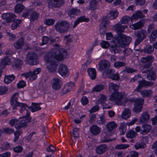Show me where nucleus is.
Segmentation results:
<instances>
[{
	"label": "nucleus",
	"instance_id": "obj_43",
	"mask_svg": "<svg viewBox=\"0 0 157 157\" xmlns=\"http://www.w3.org/2000/svg\"><path fill=\"white\" fill-rule=\"evenodd\" d=\"M146 32L144 30L138 32L136 34V36L138 38L143 40L146 37Z\"/></svg>",
	"mask_w": 157,
	"mask_h": 157
},
{
	"label": "nucleus",
	"instance_id": "obj_64",
	"mask_svg": "<svg viewBox=\"0 0 157 157\" xmlns=\"http://www.w3.org/2000/svg\"><path fill=\"white\" fill-rule=\"evenodd\" d=\"M49 38L47 36H43L42 39V42L41 45H43L47 44L49 42Z\"/></svg>",
	"mask_w": 157,
	"mask_h": 157
},
{
	"label": "nucleus",
	"instance_id": "obj_45",
	"mask_svg": "<svg viewBox=\"0 0 157 157\" xmlns=\"http://www.w3.org/2000/svg\"><path fill=\"white\" fill-rule=\"evenodd\" d=\"M21 20L19 19L15 20L12 21L13 23L11 26V29L12 30L16 29L21 23Z\"/></svg>",
	"mask_w": 157,
	"mask_h": 157
},
{
	"label": "nucleus",
	"instance_id": "obj_36",
	"mask_svg": "<svg viewBox=\"0 0 157 157\" xmlns=\"http://www.w3.org/2000/svg\"><path fill=\"white\" fill-rule=\"evenodd\" d=\"M154 50V48L151 45H148L144 48V53L147 54L152 53Z\"/></svg>",
	"mask_w": 157,
	"mask_h": 157
},
{
	"label": "nucleus",
	"instance_id": "obj_38",
	"mask_svg": "<svg viewBox=\"0 0 157 157\" xmlns=\"http://www.w3.org/2000/svg\"><path fill=\"white\" fill-rule=\"evenodd\" d=\"M41 69L40 68H36L32 72L33 76L31 77V79L32 80H35L37 78L36 75L40 72Z\"/></svg>",
	"mask_w": 157,
	"mask_h": 157
},
{
	"label": "nucleus",
	"instance_id": "obj_41",
	"mask_svg": "<svg viewBox=\"0 0 157 157\" xmlns=\"http://www.w3.org/2000/svg\"><path fill=\"white\" fill-rule=\"evenodd\" d=\"M106 127L109 131H112L113 129L116 128L117 127V125L114 121L109 122L106 124Z\"/></svg>",
	"mask_w": 157,
	"mask_h": 157
},
{
	"label": "nucleus",
	"instance_id": "obj_34",
	"mask_svg": "<svg viewBox=\"0 0 157 157\" xmlns=\"http://www.w3.org/2000/svg\"><path fill=\"white\" fill-rule=\"evenodd\" d=\"M105 87V85L103 84L97 85L93 88L92 91L93 92H99L104 89Z\"/></svg>",
	"mask_w": 157,
	"mask_h": 157
},
{
	"label": "nucleus",
	"instance_id": "obj_23",
	"mask_svg": "<svg viewBox=\"0 0 157 157\" xmlns=\"http://www.w3.org/2000/svg\"><path fill=\"white\" fill-rule=\"evenodd\" d=\"M24 43L23 38L21 37L14 44V46L16 48L19 49L22 48Z\"/></svg>",
	"mask_w": 157,
	"mask_h": 157
},
{
	"label": "nucleus",
	"instance_id": "obj_28",
	"mask_svg": "<svg viewBox=\"0 0 157 157\" xmlns=\"http://www.w3.org/2000/svg\"><path fill=\"white\" fill-rule=\"evenodd\" d=\"M131 116L130 110L129 109H125L122 114V118L126 120L129 118Z\"/></svg>",
	"mask_w": 157,
	"mask_h": 157
},
{
	"label": "nucleus",
	"instance_id": "obj_1",
	"mask_svg": "<svg viewBox=\"0 0 157 157\" xmlns=\"http://www.w3.org/2000/svg\"><path fill=\"white\" fill-rule=\"evenodd\" d=\"M114 27L117 33V34L115 36L114 39L110 41V43L108 41L102 40L100 44L103 48H107L110 46V51L116 54L119 52L120 46L124 47L128 45L131 42L132 38L122 33L124 30L127 27V25H122L120 24H117Z\"/></svg>",
	"mask_w": 157,
	"mask_h": 157
},
{
	"label": "nucleus",
	"instance_id": "obj_29",
	"mask_svg": "<svg viewBox=\"0 0 157 157\" xmlns=\"http://www.w3.org/2000/svg\"><path fill=\"white\" fill-rule=\"evenodd\" d=\"M131 116L130 110L129 109H125L122 114V118L126 120L129 118Z\"/></svg>",
	"mask_w": 157,
	"mask_h": 157
},
{
	"label": "nucleus",
	"instance_id": "obj_33",
	"mask_svg": "<svg viewBox=\"0 0 157 157\" xmlns=\"http://www.w3.org/2000/svg\"><path fill=\"white\" fill-rule=\"evenodd\" d=\"M23 63V62L21 59H16L14 60L12 66L13 67L17 68L21 66Z\"/></svg>",
	"mask_w": 157,
	"mask_h": 157
},
{
	"label": "nucleus",
	"instance_id": "obj_7",
	"mask_svg": "<svg viewBox=\"0 0 157 157\" xmlns=\"http://www.w3.org/2000/svg\"><path fill=\"white\" fill-rule=\"evenodd\" d=\"M154 59V57L152 55L142 57L140 60L141 62L144 64L141 66L140 70L150 68L152 65Z\"/></svg>",
	"mask_w": 157,
	"mask_h": 157
},
{
	"label": "nucleus",
	"instance_id": "obj_19",
	"mask_svg": "<svg viewBox=\"0 0 157 157\" xmlns=\"http://www.w3.org/2000/svg\"><path fill=\"white\" fill-rule=\"evenodd\" d=\"M119 14L117 10H110L107 14V16L110 20L115 19L117 17Z\"/></svg>",
	"mask_w": 157,
	"mask_h": 157
},
{
	"label": "nucleus",
	"instance_id": "obj_10",
	"mask_svg": "<svg viewBox=\"0 0 157 157\" xmlns=\"http://www.w3.org/2000/svg\"><path fill=\"white\" fill-rule=\"evenodd\" d=\"M123 98V95L118 91L113 92L109 97V100L110 101H115L118 105L121 104V101Z\"/></svg>",
	"mask_w": 157,
	"mask_h": 157
},
{
	"label": "nucleus",
	"instance_id": "obj_20",
	"mask_svg": "<svg viewBox=\"0 0 157 157\" xmlns=\"http://www.w3.org/2000/svg\"><path fill=\"white\" fill-rule=\"evenodd\" d=\"M107 148V146L106 144H101L96 148V152L99 154H102L105 151Z\"/></svg>",
	"mask_w": 157,
	"mask_h": 157
},
{
	"label": "nucleus",
	"instance_id": "obj_12",
	"mask_svg": "<svg viewBox=\"0 0 157 157\" xmlns=\"http://www.w3.org/2000/svg\"><path fill=\"white\" fill-rule=\"evenodd\" d=\"M1 17L2 19L5 20L8 23L13 21L16 17L15 14L12 13H4L2 14Z\"/></svg>",
	"mask_w": 157,
	"mask_h": 157
},
{
	"label": "nucleus",
	"instance_id": "obj_3",
	"mask_svg": "<svg viewBox=\"0 0 157 157\" xmlns=\"http://www.w3.org/2000/svg\"><path fill=\"white\" fill-rule=\"evenodd\" d=\"M18 93H15L13 95L10 100V104L13 110L17 109V107H20V112L21 113H22V112L25 110H28L26 109V108H28L29 107L26 104L21 103L17 101L16 96L18 95Z\"/></svg>",
	"mask_w": 157,
	"mask_h": 157
},
{
	"label": "nucleus",
	"instance_id": "obj_17",
	"mask_svg": "<svg viewBox=\"0 0 157 157\" xmlns=\"http://www.w3.org/2000/svg\"><path fill=\"white\" fill-rule=\"evenodd\" d=\"M151 126L148 124H144L141 127L140 133L145 135L148 133L151 129Z\"/></svg>",
	"mask_w": 157,
	"mask_h": 157
},
{
	"label": "nucleus",
	"instance_id": "obj_5",
	"mask_svg": "<svg viewBox=\"0 0 157 157\" xmlns=\"http://www.w3.org/2000/svg\"><path fill=\"white\" fill-rule=\"evenodd\" d=\"M26 114L23 118H20L18 119V123L15 124V127L17 129H19L24 127H25L27 125L28 123L30 122L31 120V118L30 116V113L27 110Z\"/></svg>",
	"mask_w": 157,
	"mask_h": 157
},
{
	"label": "nucleus",
	"instance_id": "obj_47",
	"mask_svg": "<svg viewBox=\"0 0 157 157\" xmlns=\"http://www.w3.org/2000/svg\"><path fill=\"white\" fill-rule=\"evenodd\" d=\"M22 133L23 132L21 129L17 130L16 132H14V138L13 139V141L14 142H16L18 140L19 136L21 135Z\"/></svg>",
	"mask_w": 157,
	"mask_h": 157
},
{
	"label": "nucleus",
	"instance_id": "obj_13",
	"mask_svg": "<svg viewBox=\"0 0 157 157\" xmlns=\"http://www.w3.org/2000/svg\"><path fill=\"white\" fill-rule=\"evenodd\" d=\"M58 71L59 74L63 77L68 76L69 73V71L67 66L63 64L59 65Z\"/></svg>",
	"mask_w": 157,
	"mask_h": 157
},
{
	"label": "nucleus",
	"instance_id": "obj_11",
	"mask_svg": "<svg viewBox=\"0 0 157 157\" xmlns=\"http://www.w3.org/2000/svg\"><path fill=\"white\" fill-rule=\"evenodd\" d=\"M109 24V21L106 17H103L100 25L99 31L100 34L104 35L106 32L107 26Z\"/></svg>",
	"mask_w": 157,
	"mask_h": 157
},
{
	"label": "nucleus",
	"instance_id": "obj_57",
	"mask_svg": "<svg viewBox=\"0 0 157 157\" xmlns=\"http://www.w3.org/2000/svg\"><path fill=\"white\" fill-rule=\"evenodd\" d=\"M10 147L9 143L7 142H4L2 144L0 148L2 150H6L9 149Z\"/></svg>",
	"mask_w": 157,
	"mask_h": 157
},
{
	"label": "nucleus",
	"instance_id": "obj_6",
	"mask_svg": "<svg viewBox=\"0 0 157 157\" xmlns=\"http://www.w3.org/2000/svg\"><path fill=\"white\" fill-rule=\"evenodd\" d=\"M56 31L60 33H65L68 32L69 28V24L67 21H58L55 25Z\"/></svg>",
	"mask_w": 157,
	"mask_h": 157
},
{
	"label": "nucleus",
	"instance_id": "obj_48",
	"mask_svg": "<svg viewBox=\"0 0 157 157\" xmlns=\"http://www.w3.org/2000/svg\"><path fill=\"white\" fill-rule=\"evenodd\" d=\"M56 1L57 0H49L48 3V8L52 9L53 8H57V6L56 2Z\"/></svg>",
	"mask_w": 157,
	"mask_h": 157
},
{
	"label": "nucleus",
	"instance_id": "obj_22",
	"mask_svg": "<svg viewBox=\"0 0 157 157\" xmlns=\"http://www.w3.org/2000/svg\"><path fill=\"white\" fill-rule=\"evenodd\" d=\"M87 72L90 78L93 80L95 79L96 77V71L94 68H90L87 70Z\"/></svg>",
	"mask_w": 157,
	"mask_h": 157
},
{
	"label": "nucleus",
	"instance_id": "obj_2",
	"mask_svg": "<svg viewBox=\"0 0 157 157\" xmlns=\"http://www.w3.org/2000/svg\"><path fill=\"white\" fill-rule=\"evenodd\" d=\"M67 54L66 50L60 48L58 50L54 49L45 56L44 58L46 62L50 63L47 66L48 71L51 72L55 71L57 68L58 62L63 60Z\"/></svg>",
	"mask_w": 157,
	"mask_h": 157
},
{
	"label": "nucleus",
	"instance_id": "obj_37",
	"mask_svg": "<svg viewBox=\"0 0 157 157\" xmlns=\"http://www.w3.org/2000/svg\"><path fill=\"white\" fill-rule=\"evenodd\" d=\"M133 19L132 17H130L128 16H124L121 18V24H127L130 21H132V20Z\"/></svg>",
	"mask_w": 157,
	"mask_h": 157
},
{
	"label": "nucleus",
	"instance_id": "obj_14",
	"mask_svg": "<svg viewBox=\"0 0 157 157\" xmlns=\"http://www.w3.org/2000/svg\"><path fill=\"white\" fill-rule=\"evenodd\" d=\"M138 82L139 84L136 89V90L138 92H140L141 89L143 87L151 86L154 84L153 82L146 81V80L143 79L142 80H139Z\"/></svg>",
	"mask_w": 157,
	"mask_h": 157
},
{
	"label": "nucleus",
	"instance_id": "obj_9",
	"mask_svg": "<svg viewBox=\"0 0 157 157\" xmlns=\"http://www.w3.org/2000/svg\"><path fill=\"white\" fill-rule=\"evenodd\" d=\"M143 73L147 74V79L151 81H155L157 78L156 73L151 69H145L140 70Z\"/></svg>",
	"mask_w": 157,
	"mask_h": 157
},
{
	"label": "nucleus",
	"instance_id": "obj_31",
	"mask_svg": "<svg viewBox=\"0 0 157 157\" xmlns=\"http://www.w3.org/2000/svg\"><path fill=\"white\" fill-rule=\"evenodd\" d=\"M98 2L95 0H91L89 3V9L92 11L95 10L98 6Z\"/></svg>",
	"mask_w": 157,
	"mask_h": 157
},
{
	"label": "nucleus",
	"instance_id": "obj_40",
	"mask_svg": "<svg viewBox=\"0 0 157 157\" xmlns=\"http://www.w3.org/2000/svg\"><path fill=\"white\" fill-rule=\"evenodd\" d=\"M152 92L151 90H144L141 92V94L144 98L150 97L152 95Z\"/></svg>",
	"mask_w": 157,
	"mask_h": 157
},
{
	"label": "nucleus",
	"instance_id": "obj_61",
	"mask_svg": "<svg viewBox=\"0 0 157 157\" xmlns=\"http://www.w3.org/2000/svg\"><path fill=\"white\" fill-rule=\"evenodd\" d=\"M91 62V60L90 59L87 60L85 63L82 65L81 69L83 71L84 70L85 71L87 66L90 65Z\"/></svg>",
	"mask_w": 157,
	"mask_h": 157
},
{
	"label": "nucleus",
	"instance_id": "obj_21",
	"mask_svg": "<svg viewBox=\"0 0 157 157\" xmlns=\"http://www.w3.org/2000/svg\"><path fill=\"white\" fill-rule=\"evenodd\" d=\"M150 118V115L147 112H146L142 113L141 116L140 122L141 124H143L147 122Z\"/></svg>",
	"mask_w": 157,
	"mask_h": 157
},
{
	"label": "nucleus",
	"instance_id": "obj_59",
	"mask_svg": "<svg viewBox=\"0 0 157 157\" xmlns=\"http://www.w3.org/2000/svg\"><path fill=\"white\" fill-rule=\"evenodd\" d=\"M129 146L128 144H119L116 145L115 148L117 149H124L128 148Z\"/></svg>",
	"mask_w": 157,
	"mask_h": 157
},
{
	"label": "nucleus",
	"instance_id": "obj_50",
	"mask_svg": "<svg viewBox=\"0 0 157 157\" xmlns=\"http://www.w3.org/2000/svg\"><path fill=\"white\" fill-rule=\"evenodd\" d=\"M113 65L115 68H119L121 67L124 66L126 65V63H125L122 62L117 61L114 63Z\"/></svg>",
	"mask_w": 157,
	"mask_h": 157
},
{
	"label": "nucleus",
	"instance_id": "obj_46",
	"mask_svg": "<svg viewBox=\"0 0 157 157\" xmlns=\"http://www.w3.org/2000/svg\"><path fill=\"white\" fill-rule=\"evenodd\" d=\"M150 40L151 42L152 43L157 38V30H155L153 31L150 34Z\"/></svg>",
	"mask_w": 157,
	"mask_h": 157
},
{
	"label": "nucleus",
	"instance_id": "obj_24",
	"mask_svg": "<svg viewBox=\"0 0 157 157\" xmlns=\"http://www.w3.org/2000/svg\"><path fill=\"white\" fill-rule=\"evenodd\" d=\"M100 128L97 125H93L90 128V131L93 135H97L100 132Z\"/></svg>",
	"mask_w": 157,
	"mask_h": 157
},
{
	"label": "nucleus",
	"instance_id": "obj_15",
	"mask_svg": "<svg viewBox=\"0 0 157 157\" xmlns=\"http://www.w3.org/2000/svg\"><path fill=\"white\" fill-rule=\"evenodd\" d=\"M62 81L59 78H55L52 80V87L53 89L57 90L59 89L62 84Z\"/></svg>",
	"mask_w": 157,
	"mask_h": 157
},
{
	"label": "nucleus",
	"instance_id": "obj_26",
	"mask_svg": "<svg viewBox=\"0 0 157 157\" xmlns=\"http://www.w3.org/2000/svg\"><path fill=\"white\" fill-rule=\"evenodd\" d=\"M80 13V10L76 8H73L68 11V13L71 17H74Z\"/></svg>",
	"mask_w": 157,
	"mask_h": 157
},
{
	"label": "nucleus",
	"instance_id": "obj_52",
	"mask_svg": "<svg viewBox=\"0 0 157 157\" xmlns=\"http://www.w3.org/2000/svg\"><path fill=\"white\" fill-rule=\"evenodd\" d=\"M8 90L7 87L4 86H0V95H3L6 93Z\"/></svg>",
	"mask_w": 157,
	"mask_h": 157
},
{
	"label": "nucleus",
	"instance_id": "obj_56",
	"mask_svg": "<svg viewBox=\"0 0 157 157\" xmlns=\"http://www.w3.org/2000/svg\"><path fill=\"white\" fill-rule=\"evenodd\" d=\"M22 76H24L26 79L29 78V80L30 81H33L34 80H31L30 79L31 77L33 76L32 72H31V71H29L28 72L22 74Z\"/></svg>",
	"mask_w": 157,
	"mask_h": 157
},
{
	"label": "nucleus",
	"instance_id": "obj_60",
	"mask_svg": "<svg viewBox=\"0 0 157 157\" xmlns=\"http://www.w3.org/2000/svg\"><path fill=\"white\" fill-rule=\"evenodd\" d=\"M3 132L8 134H11L14 132V129L10 128H6L3 129Z\"/></svg>",
	"mask_w": 157,
	"mask_h": 157
},
{
	"label": "nucleus",
	"instance_id": "obj_53",
	"mask_svg": "<svg viewBox=\"0 0 157 157\" xmlns=\"http://www.w3.org/2000/svg\"><path fill=\"white\" fill-rule=\"evenodd\" d=\"M136 71V70L133 69L132 67H130L126 66L122 71L124 72H126L128 73H132Z\"/></svg>",
	"mask_w": 157,
	"mask_h": 157
},
{
	"label": "nucleus",
	"instance_id": "obj_18",
	"mask_svg": "<svg viewBox=\"0 0 157 157\" xmlns=\"http://www.w3.org/2000/svg\"><path fill=\"white\" fill-rule=\"evenodd\" d=\"M11 63L10 59L8 56L5 57L0 62V67L4 69L7 65H9Z\"/></svg>",
	"mask_w": 157,
	"mask_h": 157
},
{
	"label": "nucleus",
	"instance_id": "obj_63",
	"mask_svg": "<svg viewBox=\"0 0 157 157\" xmlns=\"http://www.w3.org/2000/svg\"><path fill=\"white\" fill-rule=\"evenodd\" d=\"M90 119L89 121L90 123L93 124L95 121L96 118V115L95 114H92L89 115Z\"/></svg>",
	"mask_w": 157,
	"mask_h": 157
},
{
	"label": "nucleus",
	"instance_id": "obj_39",
	"mask_svg": "<svg viewBox=\"0 0 157 157\" xmlns=\"http://www.w3.org/2000/svg\"><path fill=\"white\" fill-rule=\"evenodd\" d=\"M144 25L143 23L141 21H139L134 24L131 25V28L135 30H137L141 28Z\"/></svg>",
	"mask_w": 157,
	"mask_h": 157
},
{
	"label": "nucleus",
	"instance_id": "obj_42",
	"mask_svg": "<svg viewBox=\"0 0 157 157\" xmlns=\"http://www.w3.org/2000/svg\"><path fill=\"white\" fill-rule=\"evenodd\" d=\"M24 8V6L22 3L17 4L15 7L14 12L16 13L21 12Z\"/></svg>",
	"mask_w": 157,
	"mask_h": 157
},
{
	"label": "nucleus",
	"instance_id": "obj_44",
	"mask_svg": "<svg viewBox=\"0 0 157 157\" xmlns=\"http://www.w3.org/2000/svg\"><path fill=\"white\" fill-rule=\"evenodd\" d=\"M137 134L133 130H129L126 134V136L127 138L132 139L135 137Z\"/></svg>",
	"mask_w": 157,
	"mask_h": 157
},
{
	"label": "nucleus",
	"instance_id": "obj_55",
	"mask_svg": "<svg viewBox=\"0 0 157 157\" xmlns=\"http://www.w3.org/2000/svg\"><path fill=\"white\" fill-rule=\"evenodd\" d=\"M99 120H98L97 121V123L98 125L105 124L106 122V120L104 116H101L99 117Z\"/></svg>",
	"mask_w": 157,
	"mask_h": 157
},
{
	"label": "nucleus",
	"instance_id": "obj_49",
	"mask_svg": "<svg viewBox=\"0 0 157 157\" xmlns=\"http://www.w3.org/2000/svg\"><path fill=\"white\" fill-rule=\"evenodd\" d=\"M108 78L112 80L118 81L120 78V77L118 73H113L111 75L108 76Z\"/></svg>",
	"mask_w": 157,
	"mask_h": 157
},
{
	"label": "nucleus",
	"instance_id": "obj_4",
	"mask_svg": "<svg viewBox=\"0 0 157 157\" xmlns=\"http://www.w3.org/2000/svg\"><path fill=\"white\" fill-rule=\"evenodd\" d=\"M126 101L131 103L134 102L133 110L135 112L139 113L141 111L144 101L143 98L133 97L132 98L127 99Z\"/></svg>",
	"mask_w": 157,
	"mask_h": 157
},
{
	"label": "nucleus",
	"instance_id": "obj_54",
	"mask_svg": "<svg viewBox=\"0 0 157 157\" xmlns=\"http://www.w3.org/2000/svg\"><path fill=\"white\" fill-rule=\"evenodd\" d=\"M79 131V129L78 128H74L72 131V135L74 139L75 140L78 139L79 136V134H78Z\"/></svg>",
	"mask_w": 157,
	"mask_h": 157
},
{
	"label": "nucleus",
	"instance_id": "obj_62",
	"mask_svg": "<svg viewBox=\"0 0 157 157\" xmlns=\"http://www.w3.org/2000/svg\"><path fill=\"white\" fill-rule=\"evenodd\" d=\"M81 102L83 105H86L89 102L88 98L85 96H84L82 98Z\"/></svg>",
	"mask_w": 157,
	"mask_h": 157
},
{
	"label": "nucleus",
	"instance_id": "obj_51",
	"mask_svg": "<svg viewBox=\"0 0 157 157\" xmlns=\"http://www.w3.org/2000/svg\"><path fill=\"white\" fill-rule=\"evenodd\" d=\"M55 21L54 19H47L44 21V24L47 25H51L54 24Z\"/></svg>",
	"mask_w": 157,
	"mask_h": 157
},
{
	"label": "nucleus",
	"instance_id": "obj_27",
	"mask_svg": "<svg viewBox=\"0 0 157 157\" xmlns=\"http://www.w3.org/2000/svg\"><path fill=\"white\" fill-rule=\"evenodd\" d=\"M32 106H29L28 107V109L32 112L40 110L41 109V107L37 103H32Z\"/></svg>",
	"mask_w": 157,
	"mask_h": 157
},
{
	"label": "nucleus",
	"instance_id": "obj_32",
	"mask_svg": "<svg viewBox=\"0 0 157 157\" xmlns=\"http://www.w3.org/2000/svg\"><path fill=\"white\" fill-rule=\"evenodd\" d=\"M119 86L116 83H111L109 84V90L110 91H113V92H115L118 91Z\"/></svg>",
	"mask_w": 157,
	"mask_h": 157
},
{
	"label": "nucleus",
	"instance_id": "obj_35",
	"mask_svg": "<svg viewBox=\"0 0 157 157\" xmlns=\"http://www.w3.org/2000/svg\"><path fill=\"white\" fill-rule=\"evenodd\" d=\"M132 17L133 19H136L143 18L145 17V16L143 14L142 12L138 10L136 12V13L132 15Z\"/></svg>",
	"mask_w": 157,
	"mask_h": 157
},
{
	"label": "nucleus",
	"instance_id": "obj_25",
	"mask_svg": "<svg viewBox=\"0 0 157 157\" xmlns=\"http://www.w3.org/2000/svg\"><path fill=\"white\" fill-rule=\"evenodd\" d=\"M39 13L36 11H33L30 14L29 19L31 22H34L39 17Z\"/></svg>",
	"mask_w": 157,
	"mask_h": 157
},
{
	"label": "nucleus",
	"instance_id": "obj_8",
	"mask_svg": "<svg viewBox=\"0 0 157 157\" xmlns=\"http://www.w3.org/2000/svg\"><path fill=\"white\" fill-rule=\"evenodd\" d=\"M26 57L27 63L31 65H37L38 63V58L37 54L33 52L28 53Z\"/></svg>",
	"mask_w": 157,
	"mask_h": 157
},
{
	"label": "nucleus",
	"instance_id": "obj_58",
	"mask_svg": "<svg viewBox=\"0 0 157 157\" xmlns=\"http://www.w3.org/2000/svg\"><path fill=\"white\" fill-rule=\"evenodd\" d=\"M145 145L144 143L141 142L140 143L137 142L134 145V147L136 150H138L140 148H144Z\"/></svg>",
	"mask_w": 157,
	"mask_h": 157
},
{
	"label": "nucleus",
	"instance_id": "obj_30",
	"mask_svg": "<svg viewBox=\"0 0 157 157\" xmlns=\"http://www.w3.org/2000/svg\"><path fill=\"white\" fill-rule=\"evenodd\" d=\"M15 78V76L13 74L5 75L4 79V82L6 84H9Z\"/></svg>",
	"mask_w": 157,
	"mask_h": 157
},
{
	"label": "nucleus",
	"instance_id": "obj_16",
	"mask_svg": "<svg viewBox=\"0 0 157 157\" xmlns=\"http://www.w3.org/2000/svg\"><path fill=\"white\" fill-rule=\"evenodd\" d=\"M110 65V63L108 61L106 60L101 61L99 63V70L100 71L106 70L109 67Z\"/></svg>",
	"mask_w": 157,
	"mask_h": 157
}]
</instances>
